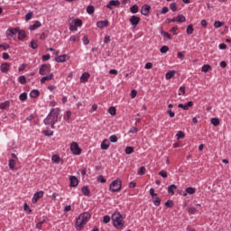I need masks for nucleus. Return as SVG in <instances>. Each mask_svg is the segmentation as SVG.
I'll return each mask as SVG.
<instances>
[{"instance_id": "obj_1", "label": "nucleus", "mask_w": 231, "mask_h": 231, "mask_svg": "<svg viewBox=\"0 0 231 231\" xmlns=\"http://www.w3.org/2000/svg\"><path fill=\"white\" fill-rule=\"evenodd\" d=\"M59 115H60L59 110L51 109L43 121L45 125H51V129H55V123L59 122Z\"/></svg>"}, {"instance_id": "obj_2", "label": "nucleus", "mask_w": 231, "mask_h": 231, "mask_svg": "<svg viewBox=\"0 0 231 231\" xmlns=\"http://www.w3.org/2000/svg\"><path fill=\"white\" fill-rule=\"evenodd\" d=\"M91 219V214L84 212L79 215L76 220V226L79 230L84 228V226Z\"/></svg>"}, {"instance_id": "obj_3", "label": "nucleus", "mask_w": 231, "mask_h": 231, "mask_svg": "<svg viewBox=\"0 0 231 231\" xmlns=\"http://www.w3.org/2000/svg\"><path fill=\"white\" fill-rule=\"evenodd\" d=\"M112 221L116 228L120 229L124 227V217L120 212H116L112 215Z\"/></svg>"}, {"instance_id": "obj_4", "label": "nucleus", "mask_w": 231, "mask_h": 231, "mask_svg": "<svg viewBox=\"0 0 231 231\" xmlns=\"http://www.w3.org/2000/svg\"><path fill=\"white\" fill-rule=\"evenodd\" d=\"M122 189V180L116 179V180L112 181L109 186V190L112 192H118Z\"/></svg>"}, {"instance_id": "obj_5", "label": "nucleus", "mask_w": 231, "mask_h": 231, "mask_svg": "<svg viewBox=\"0 0 231 231\" xmlns=\"http://www.w3.org/2000/svg\"><path fill=\"white\" fill-rule=\"evenodd\" d=\"M50 71H51V65L46 64V63L41 65L40 69H39L40 75L44 76L47 73H50Z\"/></svg>"}, {"instance_id": "obj_6", "label": "nucleus", "mask_w": 231, "mask_h": 231, "mask_svg": "<svg viewBox=\"0 0 231 231\" xmlns=\"http://www.w3.org/2000/svg\"><path fill=\"white\" fill-rule=\"evenodd\" d=\"M70 151L73 152V154L78 156L82 152V149H80V147H79V143L75 142L70 144Z\"/></svg>"}, {"instance_id": "obj_7", "label": "nucleus", "mask_w": 231, "mask_h": 231, "mask_svg": "<svg viewBox=\"0 0 231 231\" xmlns=\"http://www.w3.org/2000/svg\"><path fill=\"white\" fill-rule=\"evenodd\" d=\"M141 14L142 15H149V14H151V5H144L142 6L141 8Z\"/></svg>"}, {"instance_id": "obj_8", "label": "nucleus", "mask_w": 231, "mask_h": 231, "mask_svg": "<svg viewBox=\"0 0 231 231\" xmlns=\"http://www.w3.org/2000/svg\"><path fill=\"white\" fill-rule=\"evenodd\" d=\"M129 22L134 26V28H136V26H138V24L140 23V17H138L136 15H133L130 18Z\"/></svg>"}, {"instance_id": "obj_9", "label": "nucleus", "mask_w": 231, "mask_h": 231, "mask_svg": "<svg viewBox=\"0 0 231 231\" xmlns=\"http://www.w3.org/2000/svg\"><path fill=\"white\" fill-rule=\"evenodd\" d=\"M42 196H44V191L41 190V191L35 192L32 198V203H37V201H39V199H41Z\"/></svg>"}, {"instance_id": "obj_10", "label": "nucleus", "mask_w": 231, "mask_h": 231, "mask_svg": "<svg viewBox=\"0 0 231 231\" xmlns=\"http://www.w3.org/2000/svg\"><path fill=\"white\" fill-rule=\"evenodd\" d=\"M17 32H19V29L10 27L6 31V35H7V37H14L16 35Z\"/></svg>"}, {"instance_id": "obj_11", "label": "nucleus", "mask_w": 231, "mask_h": 231, "mask_svg": "<svg viewBox=\"0 0 231 231\" xmlns=\"http://www.w3.org/2000/svg\"><path fill=\"white\" fill-rule=\"evenodd\" d=\"M192 106H194V102L192 101H189L187 104L183 105V104H179L178 107H180V109H183L184 111H189V107H192Z\"/></svg>"}, {"instance_id": "obj_12", "label": "nucleus", "mask_w": 231, "mask_h": 231, "mask_svg": "<svg viewBox=\"0 0 231 231\" xmlns=\"http://www.w3.org/2000/svg\"><path fill=\"white\" fill-rule=\"evenodd\" d=\"M97 28H100L101 30L104 28H107L109 26V21L108 20H104V21H98L97 23Z\"/></svg>"}, {"instance_id": "obj_13", "label": "nucleus", "mask_w": 231, "mask_h": 231, "mask_svg": "<svg viewBox=\"0 0 231 231\" xmlns=\"http://www.w3.org/2000/svg\"><path fill=\"white\" fill-rule=\"evenodd\" d=\"M113 6H120V2L118 0H111L106 5V8H108V10H113Z\"/></svg>"}, {"instance_id": "obj_14", "label": "nucleus", "mask_w": 231, "mask_h": 231, "mask_svg": "<svg viewBox=\"0 0 231 231\" xmlns=\"http://www.w3.org/2000/svg\"><path fill=\"white\" fill-rule=\"evenodd\" d=\"M89 77H91V74L89 72H85L80 77V83L85 84V82H88L89 80Z\"/></svg>"}, {"instance_id": "obj_15", "label": "nucleus", "mask_w": 231, "mask_h": 231, "mask_svg": "<svg viewBox=\"0 0 231 231\" xmlns=\"http://www.w3.org/2000/svg\"><path fill=\"white\" fill-rule=\"evenodd\" d=\"M0 69L2 73H8V71L10 70V63H3L0 66Z\"/></svg>"}, {"instance_id": "obj_16", "label": "nucleus", "mask_w": 231, "mask_h": 231, "mask_svg": "<svg viewBox=\"0 0 231 231\" xmlns=\"http://www.w3.org/2000/svg\"><path fill=\"white\" fill-rule=\"evenodd\" d=\"M70 187H77L79 185V179L75 176L69 177Z\"/></svg>"}, {"instance_id": "obj_17", "label": "nucleus", "mask_w": 231, "mask_h": 231, "mask_svg": "<svg viewBox=\"0 0 231 231\" xmlns=\"http://www.w3.org/2000/svg\"><path fill=\"white\" fill-rule=\"evenodd\" d=\"M41 26H42L41 22L36 21L34 24L29 26V30H31V32H33V30H37V28H41Z\"/></svg>"}, {"instance_id": "obj_18", "label": "nucleus", "mask_w": 231, "mask_h": 231, "mask_svg": "<svg viewBox=\"0 0 231 231\" xmlns=\"http://www.w3.org/2000/svg\"><path fill=\"white\" fill-rule=\"evenodd\" d=\"M17 33H18L19 41H23V39H26V32L25 31L18 29Z\"/></svg>"}, {"instance_id": "obj_19", "label": "nucleus", "mask_w": 231, "mask_h": 231, "mask_svg": "<svg viewBox=\"0 0 231 231\" xmlns=\"http://www.w3.org/2000/svg\"><path fill=\"white\" fill-rule=\"evenodd\" d=\"M101 149L103 151H107V149H109V141L107 139H104L101 143Z\"/></svg>"}, {"instance_id": "obj_20", "label": "nucleus", "mask_w": 231, "mask_h": 231, "mask_svg": "<svg viewBox=\"0 0 231 231\" xmlns=\"http://www.w3.org/2000/svg\"><path fill=\"white\" fill-rule=\"evenodd\" d=\"M48 80H53V73H51L41 79V84H44V82Z\"/></svg>"}, {"instance_id": "obj_21", "label": "nucleus", "mask_w": 231, "mask_h": 231, "mask_svg": "<svg viewBox=\"0 0 231 231\" xmlns=\"http://www.w3.org/2000/svg\"><path fill=\"white\" fill-rule=\"evenodd\" d=\"M188 194L192 195V194H196V188H192V187H188L186 189V192L183 194V196H187Z\"/></svg>"}, {"instance_id": "obj_22", "label": "nucleus", "mask_w": 231, "mask_h": 231, "mask_svg": "<svg viewBox=\"0 0 231 231\" xmlns=\"http://www.w3.org/2000/svg\"><path fill=\"white\" fill-rule=\"evenodd\" d=\"M66 59H68L67 54L60 55L55 58L56 62H66Z\"/></svg>"}, {"instance_id": "obj_23", "label": "nucleus", "mask_w": 231, "mask_h": 231, "mask_svg": "<svg viewBox=\"0 0 231 231\" xmlns=\"http://www.w3.org/2000/svg\"><path fill=\"white\" fill-rule=\"evenodd\" d=\"M178 189V186L175 184H171L168 187V194H171V196H174V190Z\"/></svg>"}, {"instance_id": "obj_24", "label": "nucleus", "mask_w": 231, "mask_h": 231, "mask_svg": "<svg viewBox=\"0 0 231 231\" xmlns=\"http://www.w3.org/2000/svg\"><path fill=\"white\" fill-rule=\"evenodd\" d=\"M41 95V92L37 89H33L30 93L31 98H38V97Z\"/></svg>"}, {"instance_id": "obj_25", "label": "nucleus", "mask_w": 231, "mask_h": 231, "mask_svg": "<svg viewBox=\"0 0 231 231\" xmlns=\"http://www.w3.org/2000/svg\"><path fill=\"white\" fill-rule=\"evenodd\" d=\"M10 107V101H5L3 103H0V109L5 110L8 109Z\"/></svg>"}, {"instance_id": "obj_26", "label": "nucleus", "mask_w": 231, "mask_h": 231, "mask_svg": "<svg viewBox=\"0 0 231 231\" xmlns=\"http://www.w3.org/2000/svg\"><path fill=\"white\" fill-rule=\"evenodd\" d=\"M152 199L153 205H155V207H160V205H162V199H160V197H153Z\"/></svg>"}, {"instance_id": "obj_27", "label": "nucleus", "mask_w": 231, "mask_h": 231, "mask_svg": "<svg viewBox=\"0 0 231 231\" xmlns=\"http://www.w3.org/2000/svg\"><path fill=\"white\" fill-rule=\"evenodd\" d=\"M174 75H176V70H170L166 73V79L167 80H171V79H172V77H174Z\"/></svg>"}, {"instance_id": "obj_28", "label": "nucleus", "mask_w": 231, "mask_h": 231, "mask_svg": "<svg viewBox=\"0 0 231 231\" xmlns=\"http://www.w3.org/2000/svg\"><path fill=\"white\" fill-rule=\"evenodd\" d=\"M81 190L84 196H91V191H89V188L88 186H84Z\"/></svg>"}, {"instance_id": "obj_29", "label": "nucleus", "mask_w": 231, "mask_h": 231, "mask_svg": "<svg viewBox=\"0 0 231 231\" xmlns=\"http://www.w3.org/2000/svg\"><path fill=\"white\" fill-rule=\"evenodd\" d=\"M177 20V23H185L187 21V18L183 14H179L177 17H175Z\"/></svg>"}, {"instance_id": "obj_30", "label": "nucleus", "mask_w": 231, "mask_h": 231, "mask_svg": "<svg viewBox=\"0 0 231 231\" xmlns=\"http://www.w3.org/2000/svg\"><path fill=\"white\" fill-rule=\"evenodd\" d=\"M87 14H88L89 15L95 14V6L94 5H88L87 7Z\"/></svg>"}, {"instance_id": "obj_31", "label": "nucleus", "mask_w": 231, "mask_h": 231, "mask_svg": "<svg viewBox=\"0 0 231 231\" xmlns=\"http://www.w3.org/2000/svg\"><path fill=\"white\" fill-rule=\"evenodd\" d=\"M186 32L188 35H192L194 33V27L192 24L188 25Z\"/></svg>"}, {"instance_id": "obj_32", "label": "nucleus", "mask_w": 231, "mask_h": 231, "mask_svg": "<svg viewBox=\"0 0 231 231\" xmlns=\"http://www.w3.org/2000/svg\"><path fill=\"white\" fill-rule=\"evenodd\" d=\"M108 113L109 115H111L112 116H115L116 115V107L115 106H110L108 108Z\"/></svg>"}, {"instance_id": "obj_33", "label": "nucleus", "mask_w": 231, "mask_h": 231, "mask_svg": "<svg viewBox=\"0 0 231 231\" xmlns=\"http://www.w3.org/2000/svg\"><path fill=\"white\" fill-rule=\"evenodd\" d=\"M211 124L215 127H217V125H219V118H217V117L211 118Z\"/></svg>"}, {"instance_id": "obj_34", "label": "nucleus", "mask_w": 231, "mask_h": 231, "mask_svg": "<svg viewBox=\"0 0 231 231\" xmlns=\"http://www.w3.org/2000/svg\"><path fill=\"white\" fill-rule=\"evenodd\" d=\"M133 152H134V147L127 146L125 148V154H133Z\"/></svg>"}, {"instance_id": "obj_35", "label": "nucleus", "mask_w": 231, "mask_h": 231, "mask_svg": "<svg viewBox=\"0 0 231 231\" xmlns=\"http://www.w3.org/2000/svg\"><path fill=\"white\" fill-rule=\"evenodd\" d=\"M138 10H140V8L136 5H134L132 7H130V12L132 14H138Z\"/></svg>"}, {"instance_id": "obj_36", "label": "nucleus", "mask_w": 231, "mask_h": 231, "mask_svg": "<svg viewBox=\"0 0 231 231\" xmlns=\"http://www.w3.org/2000/svg\"><path fill=\"white\" fill-rule=\"evenodd\" d=\"M9 169H11V171H14V169H15V160H9Z\"/></svg>"}, {"instance_id": "obj_37", "label": "nucleus", "mask_w": 231, "mask_h": 231, "mask_svg": "<svg viewBox=\"0 0 231 231\" xmlns=\"http://www.w3.org/2000/svg\"><path fill=\"white\" fill-rule=\"evenodd\" d=\"M177 140L185 138V133L183 131H179L176 134Z\"/></svg>"}, {"instance_id": "obj_38", "label": "nucleus", "mask_w": 231, "mask_h": 231, "mask_svg": "<svg viewBox=\"0 0 231 231\" xmlns=\"http://www.w3.org/2000/svg\"><path fill=\"white\" fill-rule=\"evenodd\" d=\"M161 34L163 36L164 39H168L169 41L172 39V36H171V33L167 32H162Z\"/></svg>"}, {"instance_id": "obj_39", "label": "nucleus", "mask_w": 231, "mask_h": 231, "mask_svg": "<svg viewBox=\"0 0 231 231\" xmlns=\"http://www.w3.org/2000/svg\"><path fill=\"white\" fill-rule=\"evenodd\" d=\"M28 98V94L26 93H22L20 96H19V99L22 101V102H25V100H27Z\"/></svg>"}, {"instance_id": "obj_40", "label": "nucleus", "mask_w": 231, "mask_h": 231, "mask_svg": "<svg viewBox=\"0 0 231 231\" xmlns=\"http://www.w3.org/2000/svg\"><path fill=\"white\" fill-rule=\"evenodd\" d=\"M64 120H66V122H69V120H71V111H67L66 112V116H64Z\"/></svg>"}, {"instance_id": "obj_41", "label": "nucleus", "mask_w": 231, "mask_h": 231, "mask_svg": "<svg viewBox=\"0 0 231 231\" xmlns=\"http://www.w3.org/2000/svg\"><path fill=\"white\" fill-rule=\"evenodd\" d=\"M164 205L168 208H172L174 207V202L172 200H167Z\"/></svg>"}, {"instance_id": "obj_42", "label": "nucleus", "mask_w": 231, "mask_h": 231, "mask_svg": "<svg viewBox=\"0 0 231 231\" xmlns=\"http://www.w3.org/2000/svg\"><path fill=\"white\" fill-rule=\"evenodd\" d=\"M109 141L112 142V143H116V142H118V137L116 134H113L109 137Z\"/></svg>"}, {"instance_id": "obj_43", "label": "nucleus", "mask_w": 231, "mask_h": 231, "mask_svg": "<svg viewBox=\"0 0 231 231\" xmlns=\"http://www.w3.org/2000/svg\"><path fill=\"white\" fill-rule=\"evenodd\" d=\"M38 47H39V45H37V42H35V40H32L31 42L30 48H32V50H37Z\"/></svg>"}, {"instance_id": "obj_44", "label": "nucleus", "mask_w": 231, "mask_h": 231, "mask_svg": "<svg viewBox=\"0 0 231 231\" xmlns=\"http://www.w3.org/2000/svg\"><path fill=\"white\" fill-rule=\"evenodd\" d=\"M51 160L54 163H59L60 162V157L59 155H52Z\"/></svg>"}, {"instance_id": "obj_45", "label": "nucleus", "mask_w": 231, "mask_h": 231, "mask_svg": "<svg viewBox=\"0 0 231 231\" xmlns=\"http://www.w3.org/2000/svg\"><path fill=\"white\" fill-rule=\"evenodd\" d=\"M23 210L29 214H32V208H30V206H28L27 203L23 204Z\"/></svg>"}, {"instance_id": "obj_46", "label": "nucleus", "mask_w": 231, "mask_h": 231, "mask_svg": "<svg viewBox=\"0 0 231 231\" xmlns=\"http://www.w3.org/2000/svg\"><path fill=\"white\" fill-rule=\"evenodd\" d=\"M170 10H171L172 12H178V6L176 5V3H171L170 5Z\"/></svg>"}, {"instance_id": "obj_47", "label": "nucleus", "mask_w": 231, "mask_h": 231, "mask_svg": "<svg viewBox=\"0 0 231 231\" xmlns=\"http://www.w3.org/2000/svg\"><path fill=\"white\" fill-rule=\"evenodd\" d=\"M18 82H20V84H26V77L25 76H20L18 79Z\"/></svg>"}, {"instance_id": "obj_48", "label": "nucleus", "mask_w": 231, "mask_h": 231, "mask_svg": "<svg viewBox=\"0 0 231 231\" xmlns=\"http://www.w3.org/2000/svg\"><path fill=\"white\" fill-rule=\"evenodd\" d=\"M97 181L99 183H106L107 180H106L103 175H99L97 176Z\"/></svg>"}, {"instance_id": "obj_49", "label": "nucleus", "mask_w": 231, "mask_h": 231, "mask_svg": "<svg viewBox=\"0 0 231 231\" xmlns=\"http://www.w3.org/2000/svg\"><path fill=\"white\" fill-rule=\"evenodd\" d=\"M137 174L139 176H143V174H145V166H142L140 170L137 171Z\"/></svg>"}, {"instance_id": "obj_50", "label": "nucleus", "mask_w": 231, "mask_h": 231, "mask_svg": "<svg viewBox=\"0 0 231 231\" xmlns=\"http://www.w3.org/2000/svg\"><path fill=\"white\" fill-rule=\"evenodd\" d=\"M33 17V12H29L25 14V21H30Z\"/></svg>"}, {"instance_id": "obj_51", "label": "nucleus", "mask_w": 231, "mask_h": 231, "mask_svg": "<svg viewBox=\"0 0 231 231\" xmlns=\"http://www.w3.org/2000/svg\"><path fill=\"white\" fill-rule=\"evenodd\" d=\"M44 223H46V219H43L42 221H40L36 224V228H38L39 230H41V228H42V225H44Z\"/></svg>"}, {"instance_id": "obj_52", "label": "nucleus", "mask_w": 231, "mask_h": 231, "mask_svg": "<svg viewBox=\"0 0 231 231\" xmlns=\"http://www.w3.org/2000/svg\"><path fill=\"white\" fill-rule=\"evenodd\" d=\"M208 69H210V65H204L201 69L203 73H208Z\"/></svg>"}, {"instance_id": "obj_53", "label": "nucleus", "mask_w": 231, "mask_h": 231, "mask_svg": "<svg viewBox=\"0 0 231 231\" xmlns=\"http://www.w3.org/2000/svg\"><path fill=\"white\" fill-rule=\"evenodd\" d=\"M74 24L76 25L77 28L82 26V20H80V19H76V20L74 21Z\"/></svg>"}, {"instance_id": "obj_54", "label": "nucleus", "mask_w": 231, "mask_h": 231, "mask_svg": "<svg viewBox=\"0 0 231 231\" xmlns=\"http://www.w3.org/2000/svg\"><path fill=\"white\" fill-rule=\"evenodd\" d=\"M223 24H225V23L219 22V21H216V22L214 23L215 28H221V26H223Z\"/></svg>"}, {"instance_id": "obj_55", "label": "nucleus", "mask_w": 231, "mask_h": 231, "mask_svg": "<svg viewBox=\"0 0 231 231\" xmlns=\"http://www.w3.org/2000/svg\"><path fill=\"white\" fill-rule=\"evenodd\" d=\"M161 53H167V51H169V47L167 45L162 46L160 49Z\"/></svg>"}, {"instance_id": "obj_56", "label": "nucleus", "mask_w": 231, "mask_h": 231, "mask_svg": "<svg viewBox=\"0 0 231 231\" xmlns=\"http://www.w3.org/2000/svg\"><path fill=\"white\" fill-rule=\"evenodd\" d=\"M43 134H45V136H53V131L44 130Z\"/></svg>"}, {"instance_id": "obj_57", "label": "nucleus", "mask_w": 231, "mask_h": 231, "mask_svg": "<svg viewBox=\"0 0 231 231\" xmlns=\"http://www.w3.org/2000/svg\"><path fill=\"white\" fill-rule=\"evenodd\" d=\"M109 221H111V217L106 215L103 217V223L107 224Z\"/></svg>"}, {"instance_id": "obj_58", "label": "nucleus", "mask_w": 231, "mask_h": 231, "mask_svg": "<svg viewBox=\"0 0 231 231\" xmlns=\"http://www.w3.org/2000/svg\"><path fill=\"white\" fill-rule=\"evenodd\" d=\"M188 212L189 214H196V212H198V209H196V208H189Z\"/></svg>"}, {"instance_id": "obj_59", "label": "nucleus", "mask_w": 231, "mask_h": 231, "mask_svg": "<svg viewBox=\"0 0 231 231\" xmlns=\"http://www.w3.org/2000/svg\"><path fill=\"white\" fill-rule=\"evenodd\" d=\"M159 176H162V178H167L169 175L167 174V171H161L159 172Z\"/></svg>"}, {"instance_id": "obj_60", "label": "nucleus", "mask_w": 231, "mask_h": 231, "mask_svg": "<svg viewBox=\"0 0 231 231\" xmlns=\"http://www.w3.org/2000/svg\"><path fill=\"white\" fill-rule=\"evenodd\" d=\"M150 196H152V198H156L158 196V194H156L154 192V189L153 188L150 189Z\"/></svg>"}, {"instance_id": "obj_61", "label": "nucleus", "mask_w": 231, "mask_h": 231, "mask_svg": "<svg viewBox=\"0 0 231 231\" xmlns=\"http://www.w3.org/2000/svg\"><path fill=\"white\" fill-rule=\"evenodd\" d=\"M167 115H169L170 118H174V116H175V114H174V112L172 111V109H169V110L167 111Z\"/></svg>"}, {"instance_id": "obj_62", "label": "nucleus", "mask_w": 231, "mask_h": 231, "mask_svg": "<svg viewBox=\"0 0 231 231\" xmlns=\"http://www.w3.org/2000/svg\"><path fill=\"white\" fill-rule=\"evenodd\" d=\"M82 41H83V44H85V46H88V44H89V39H88L87 36H84Z\"/></svg>"}, {"instance_id": "obj_63", "label": "nucleus", "mask_w": 231, "mask_h": 231, "mask_svg": "<svg viewBox=\"0 0 231 231\" xmlns=\"http://www.w3.org/2000/svg\"><path fill=\"white\" fill-rule=\"evenodd\" d=\"M69 41H71L72 42H77V41H79V36L77 35L70 36Z\"/></svg>"}, {"instance_id": "obj_64", "label": "nucleus", "mask_w": 231, "mask_h": 231, "mask_svg": "<svg viewBox=\"0 0 231 231\" xmlns=\"http://www.w3.org/2000/svg\"><path fill=\"white\" fill-rule=\"evenodd\" d=\"M136 95H138V91L134 89L131 91V98H136Z\"/></svg>"}]
</instances>
